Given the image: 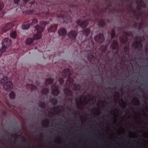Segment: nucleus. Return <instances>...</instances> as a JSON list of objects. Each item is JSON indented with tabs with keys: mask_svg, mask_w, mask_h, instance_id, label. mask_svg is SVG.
<instances>
[{
	"mask_svg": "<svg viewBox=\"0 0 148 148\" xmlns=\"http://www.w3.org/2000/svg\"><path fill=\"white\" fill-rule=\"evenodd\" d=\"M42 125L44 127H47L48 126L47 124H45L43 123V122H42Z\"/></svg>",
	"mask_w": 148,
	"mask_h": 148,
	"instance_id": "4c0bfd02",
	"label": "nucleus"
},
{
	"mask_svg": "<svg viewBox=\"0 0 148 148\" xmlns=\"http://www.w3.org/2000/svg\"><path fill=\"white\" fill-rule=\"evenodd\" d=\"M38 105L40 107L43 109L45 108L46 106L45 103L44 102L42 101H40Z\"/></svg>",
	"mask_w": 148,
	"mask_h": 148,
	"instance_id": "393cba45",
	"label": "nucleus"
},
{
	"mask_svg": "<svg viewBox=\"0 0 148 148\" xmlns=\"http://www.w3.org/2000/svg\"><path fill=\"white\" fill-rule=\"evenodd\" d=\"M14 25V23L13 22L5 23L2 26V32L4 33L6 32L11 29Z\"/></svg>",
	"mask_w": 148,
	"mask_h": 148,
	"instance_id": "0eeeda50",
	"label": "nucleus"
},
{
	"mask_svg": "<svg viewBox=\"0 0 148 148\" xmlns=\"http://www.w3.org/2000/svg\"><path fill=\"white\" fill-rule=\"evenodd\" d=\"M44 121L46 123H49V119H45Z\"/></svg>",
	"mask_w": 148,
	"mask_h": 148,
	"instance_id": "f704fd0d",
	"label": "nucleus"
},
{
	"mask_svg": "<svg viewBox=\"0 0 148 148\" xmlns=\"http://www.w3.org/2000/svg\"><path fill=\"white\" fill-rule=\"evenodd\" d=\"M4 6L3 3L0 1V10L2 9Z\"/></svg>",
	"mask_w": 148,
	"mask_h": 148,
	"instance_id": "473e14b6",
	"label": "nucleus"
},
{
	"mask_svg": "<svg viewBox=\"0 0 148 148\" xmlns=\"http://www.w3.org/2000/svg\"><path fill=\"white\" fill-rule=\"evenodd\" d=\"M139 3L143 8H146V4L142 0H140Z\"/></svg>",
	"mask_w": 148,
	"mask_h": 148,
	"instance_id": "bb28decb",
	"label": "nucleus"
},
{
	"mask_svg": "<svg viewBox=\"0 0 148 148\" xmlns=\"http://www.w3.org/2000/svg\"><path fill=\"white\" fill-rule=\"evenodd\" d=\"M76 103H77V107H78V100H77V99H76Z\"/></svg>",
	"mask_w": 148,
	"mask_h": 148,
	"instance_id": "a19ab883",
	"label": "nucleus"
},
{
	"mask_svg": "<svg viewBox=\"0 0 148 148\" xmlns=\"http://www.w3.org/2000/svg\"><path fill=\"white\" fill-rule=\"evenodd\" d=\"M138 38H139V39H140V37H139Z\"/></svg>",
	"mask_w": 148,
	"mask_h": 148,
	"instance_id": "6e6d98bb",
	"label": "nucleus"
},
{
	"mask_svg": "<svg viewBox=\"0 0 148 148\" xmlns=\"http://www.w3.org/2000/svg\"><path fill=\"white\" fill-rule=\"evenodd\" d=\"M59 35L61 36H65L67 34V31L65 28H61L58 31Z\"/></svg>",
	"mask_w": 148,
	"mask_h": 148,
	"instance_id": "dca6fc26",
	"label": "nucleus"
},
{
	"mask_svg": "<svg viewBox=\"0 0 148 148\" xmlns=\"http://www.w3.org/2000/svg\"><path fill=\"white\" fill-rule=\"evenodd\" d=\"M77 35V32L74 30H72L69 32L68 34L69 38L71 40H75Z\"/></svg>",
	"mask_w": 148,
	"mask_h": 148,
	"instance_id": "4468645a",
	"label": "nucleus"
},
{
	"mask_svg": "<svg viewBox=\"0 0 148 148\" xmlns=\"http://www.w3.org/2000/svg\"><path fill=\"white\" fill-rule=\"evenodd\" d=\"M116 33L114 28L112 29L111 31V39H112L115 37Z\"/></svg>",
	"mask_w": 148,
	"mask_h": 148,
	"instance_id": "a878e982",
	"label": "nucleus"
},
{
	"mask_svg": "<svg viewBox=\"0 0 148 148\" xmlns=\"http://www.w3.org/2000/svg\"><path fill=\"white\" fill-rule=\"evenodd\" d=\"M105 56H106V58H105L104 59V61H103V62H104L105 61H106V57L107 56V54L106 53L105 54Z\"/></svg>",
	"mask_w": 148,
	"mask_h": 148,
	"instance_id": "37998d69",
	"label": "nucleus"
},
{
	"mask_svg": "<svg viewBox=\"0 0 148 148\" xmlns=\"http://www.w3.org/2000/svg\"><path fill=\"white\" fill-rule=\"evenodd\" d=\"M129 51V48L126 46H125L123 48V49H121V54L122 52L124 54V55H126L127 53Z\"/></svg>",
	"mask_w": 148,
	"mask_h": 148,
	"instance_id": "412c9836",
	"label": "nucleus"
},
{
	"mask_svg": "<svg viewBox=\"0 0 148 148\" xmlns=\"http://www.w3.org/2000/svg\"><path fill=\"white\" fill-rule=\"evenodd\" d=\"M129 0H127V1H128Z\"/></svg>",
	"mask_w": 148,
	"mask_h": 148,
	"instance_id": "052dcab7",
	"label": "nucleus"
},
{
	"mask_svg": "<svg viewBox=\"0 0 148 148\" xmlns=\"http://www.w3.org/2000/svg\"><path fill=\"white\" fill-rule=\"evenodd\" d=\"M30 22H24L22 25V28L23 29H27L29 27Z\"/></svg>",
	"mask_w": 148,
	"mask_h": 148,
	"instance_id": "a211bd4d",
	"label": "nucleus"
},
{
	"mask_svg": "<svg viewBox=\"0 0 148 148\" xmlns=\"http://www.w3.org/2000/svg\"><path fill=\"white\" fill-rule=\"evenodd\" d=\"M59 81L61 85H62L64 82V80L61 77H60L59 79Z\"/></svg>",
	"mask_w": 148,
	"mask_h": 148,
	"instance_id": "2f4dec72",
	"label": "nucleus"
},
{
	"mask_svg": "<svg viewBox=\"0 0 148 148\" xmlns=\"http://www.w3.org/2000/svg\"><path fill=\"white\" fill-rule=\"evenodd\" d=\"M138 39V38H136V39Z\"/></svg>",
	"mask_w": 148,
	"mask_h": 148,
	"instance_id": "bf43d9fd",
	"label": "nucleus"
},
{
	"mask_svg": "<svg viewBox=\"0 0 148 148\" xmlns=\"http://www.w3.org/2000/svg\"><path fill=\"white\" fill-rule=\"evenodd\" d=\"M90 32V30L89 28L84 29L83 30V33L86 36H87Z\"/></svg>",
	"mask_w": 148,
	"mask_h": 148,
	"instance_id": "aec40b11",
	"label": "nucleus"
},
{
	"mask_svg": "<svg viewBox=\"0 0 148 148\" xmlns=\"http://www.w3.org/2000/svg\"><path fill=\"white\" fill-rule=\"evenodd\" d=\"M9 96L10 99H14L15 97V94L14 92H12L9 94Z\"/></svg>",
	"mask_w": 148,
	"mask_h": 148,
	"instance_id": "cd10ccee",
	"label": "nucleus"
},
{
	"mask_svg": "<svg viewBox=\"0 0 148 148\" xmlns=\"http://www.w3.org/2000/svg\"><path fill=\"white\" fill-rule=\"evenodd\" d=\"M57 109V108L55 107H54L53 108V109L54 110L55 109Z\"/></svg>",
	"mask_w": 148,
	"mask_h": 148,
	"instance_id": "8fccbe9b",
	"label": "nucleus"
},
{
	"mask_svg": "<svg viewBox=\"0 0 148 148\" xmlns=\"http://www.w3.org/2000/svg\"><path fill=\"white\" fill-rule=\"evenodd\" d=\"M58 26L57 24H54L53 25H51L48 29V32H54L56 30Z\"/></svg>",
	"mask_w": 148,
	"mask_h": 148,
	"instance_id": "f3484780",
	"label": "nucleus"
},
{
	"mask_svg": "<svg viewBox=\"0 0 148 148\" xmlns=\"http://www.w3.org/2000/svg\"><path fill=\"white\" fill-rule=\"evenodd\" d=\"M145 51L147 53H148V47L146 49Z\"/></svg>",
	"mask_w": 148,
	"mask_h": 148,
	"instance_id": "c03bdc74",
	"label": "nucleus"
},
{
	"mask_svg": "<svg viewBox=\"0 0 148 148\" xmlns=\"http://www.w3.org/2000/svg\"><path fill=\"white\" fill-rule=\"evenodd\" d=\"M5 51H3V49L2 48H1V49H0V57L1 56L2 53H3Z\"/></svg>",
	"mask_w": 148,
	"mask_h": 148,
	"instance_id": "e433bc0d",
	"label": "nucleus"
},
{
	"mask_svg": "<svg viewBox=\"0 0 148 148\" xmlns=\"http://www.w3.org/2000/svg\"><path fill=\"white\" fill-rule=\"evenodd\" d=\"M49 92V89L47 88H42L41 90V92L44 95L47 94Z\"/></svg>",
	"mask_w": 148,
	"mask_h": 148,
	"instance_id": "4be33fe9",
	"label": "nucleus"
},
{
	"mask_svg": "<svg viewBox=\"0 0 148 148\" xmlns=\"http://www.w3.org/2000/svg\"><path fill=\"white\" fill-rule=\"evenodd\" d=\"M94 39L96 42L100 44L103 42L105 38L103 33H99L95 36Z\"/></svg>",
	"mask_w": 148,
	"mask_h": 148,
	"instance_id": "1a4fd4ad",
	"label": "nucleus"
},
{
	"mask_svg": "<svg viewBox=\"0 0 148 148\" xmlns=\"http://www.w3.org/2000/svg\"><path fill=\"white\" fill-rule=\"evenodd\" d=\"M12 45V41L10 39L8 38H5L2 42V47L3 51H5L6 48Z\"/></svg>",
	"mask_w": 148,
	"mask_h": 148,
	"instance_id": "423d86ee",
	"label": "nucleus"
},
{
	"mask_svg": "<svg viewBox=\"0 0 148 148\" xmlns=\"http://www.w3.org/2000/svg\"><path fill=\"white\" fill-rule=\"evenodd\" d=\"M54 79L53 78H49L46 79L45 84L46 86L51 84L53 82Z\"/></svg>",
	"mask_w": 148,
	"mask_h": 148,
	"instance_id": "6ab92c4d",
	"label": "nucleus"
},
{
	"mask_svg": "<svg viewBox=\"0 0 148 148\" xmlns=\"http://www.w3.org/2000/svg\"><path fill=\"white\" fill-rule=\"evenodd\" d=\"M10 71H6L4 68L0 69V84H3V88L7 91H11L13 87L12 82L8 80L7 75Z\"/></svg>",
	"mask_w": 148,
	"mask_h": 148,
	"instance_id": "20e7f679",
	"label": "nucleus"
},
{
	"mask_svg": "<svg viewBox=\"0 0 148 148\" xmlns=\"http://www.w3.org/2000/svg\"><path fill=\"white\" fill-rule=\"evenodd\" d=\"M21 132V131L19 130V132Z\"/></svg>",
	"mask_w": 148,
	"mask_h": 148,
	"instance_id": "4d7b16f0",
	"label": "nucleus"
},
{
	"mask_svg": "<svg viewBox=\"0 0 148 148\" xmlns=\"http://www.w3.org/2000/svg\"><path fill=\"white\" fill-rule=\"evenodd\" d=\"M109 42H108L107 44L104 46H101L99 51H97L96 48L95 47L91 38L82 42L80 47L82 49H84L88 61L90 63L96 64V62H100V58L103 56V54L106 53L107 46Z\"/></svg>",
	"mask_w": 148,
	"mask_h": 148,
	"instance_id": "f257e3e1",
	"label": "nucleus"
},
{
	"mask_svg": "<svg viewBox=\"0 0 148 148\" xmlns=\"http://www.w3.org/2000/svg\"><path fill=\"white\" fill-rule=\"evenodd\" d=\"M67 10H68L69 11V12H71V11L70 9L69 8L68 9H67Z\"/></svg>",
	"mask_w": 148,
	"mask_h": 148,
	"instance_id": "49530a36",
	"label": "nucleus"
},
{
	"mask_svg": "<svg viewBox=\"0 0 148 148\" xmlns=\"http://www.w3.org/2000/svg\"><path fill=\"white\" fill-rule=\"evenodd\" d=\"M35 86L34 85L32 84H27L26 86V87L28 88L29 87L31 90H32L34 89V87Z\"/></svg>",
	"mask_w": 148,
	"mask_h": 148,
	"instance_id": "c85d7f7f",
	"label": "nucleus"
},
{
	"mask_svg": "<svg viewBox=\"0 0 148 148\" xmlns=\"http://www.w3.org/2000/svg\"><path fill=\"white\" fill-rule=\"evenodd\" d=\"M134 16H135V13H136V12H134Z\"/></svg>",
	"mask_w": 148,
	"mask_h": 148,
	"instance_id": "603ef678",
	"label": "nucleus"
},
{
	"mask_svg": "<svg viewBox=\"0 0 148 148\" xmlns=\"http://www.w3.org/2000/svg\"><path fill=\"white\" fill-rule=\"evenodd\" d=\"M21 0H14V2L15 4H18Z\"/></svg>",
	"mask_w": 148,
	"mask_h": 148,
	"instance_id": "72a5a7b5",
	"label": "nucleus"
},
{
	"mask_svg": "<svg viewBox=\"0 0 148 148\" xmlns=\"http://www.w3.org/2000/svg\"><path fill=\"white\" fill-rule=\"evenodd\" d=\"M46 24V23L41 26L37 25L35 26V29L37 30V33L34 35L33 38H28L26 39V44L27 45H31L33 44L34 40L40 38L42 36V33L44 30V27L45 26Z\"/></svg>",
	"mask_w": 148,
	"mask_h": 148,
	"instance_id": "39448f33",
	"label": "nucleus"
},
{
	"mask_svg": "<svg viewBox=\"0 0 148 148\" xmlns=\"http://www.w3.org/2000/svg\"><path fill=\"white\" fill-rule=\"evenodd\" d=\"M3 114L4 115H5V114H6V112H5V111H3Z\"/></svg>",
	"mask_w": 148,
	"mask_h": 148,
	"instance_id": "a18cd8bd",
	"label": "nucleus"
},
{
	"mask_svg": "<svg viewBox=\"0 0 148 148\" xmlns=\"http://www.w3.org/2000/svg\"><path fill=\"white\" fill-rule=\"evenodd\" d=\"M123 34L125 36L122 35L119 38V40L121 43L125 44L128 41V39L127 36H130L131 33H128L127 32H124Z\"/></svg>",
	"mask_w": 148,
	"mask_h": 148,
	"instance_id": "9d476101",
	"label": "nucleus"
},
{
	"mask_svg": "<svg viewBox=\"0 0 148 148\" xmlns=\"http://www.w3.org/2000/svg\"><path fill=\"white\" fill-rule=\"evenodd\" d=\"M50 101L54 105H56L58 103V101L57 99L56 98L54 97L51 98Z\"/></svg>",
	"mask_w": 148,
	"mask_h": 148,
	"instance_id": "5701e85b",
	"label": "nucleus"
},
{
	"mask_svg": "<svg viewBox=\"0 0 148 148\" xmlns=\"http://www.w3.org/2000/svg\"><path fill=\"white\" fill-rule=\"evenodd\" d=\"M132 46L136 51H139L143 48V45L140 41L136 40L133 42L132 45Z\"/></svg>",
	"mask_w": 148,
	"mask_h": 148,
	"instance_id": "6e6552de",
	"label": "nucleus"
},
{
	"mask_svg": "<svg viewBox=\"0 0 148 148\" xmlns=\"http://www.w3.org/2000/svg\"><path fill=\"white\" fill-rule=\"evenodd\" d=\"M22 138L23 139V142H26L27 141L25 138L24 136H22Z\"/></svg>",
	"mask_w": 148,
	"mask_h": 148,
	"instance_id": "c9c22d12",
	"label": "nucleus"
},
{
	"mask_svg": "<svg viewBox=\"0 0 148 148\" xmlns=\"http://www.w3.org/2000/svg\"><path fill=\"white\" fill-rule=\"evenodd\" d=\"M67 100L68 101H72V99L71 98H69L68 99H67Z\"/></svg>",
	"mask_w": 148,
	"mask_h": 148,
	"instance_id": "ea45409f",
	"label": "nucleus"
},
{
	"mask_svg": "<svg viewBox=\"0 0 148 148\" xmlns=\"http://www.w3.org/2000/svg\"><path fill=\"white\" fill-rule=\"evenodd\" d=\"M141 14V13H139V14H137L136 15V16L138 17H139L140 16V15Z\"/></svg>",
	"mask_w": 148,
	"mask_h": 148,
	"instance_id": "79ce46f5",
	"label": "nucleus"
},
{
	"mask_svg": "<svg viewBox=\"0 0 148 148\" xmlns=\"http://www.w3.org/2000/svg\"><path fill=\"white\" fill-rule=\"evenodd\" d=\"M136 3L137 4L138 3V1H136Z\"/></svg>",
	"mask_w": 148,
	"mask_h": 148,
	"instance_id": "3c124183",
	"label": "nucleus"
},
{
	"mask_svg": "<svg viewBox=\"0 0 148 148\" xmlns=\"http://www.w3.org/2000/svg\"><path fill=\"white\" fill-rule=\"evenodd\" d=\"M126 104L125 103V106H123V109H125V107H126Z\"/></svg>",
	"mask_w": 148,
	"mask_h": 148,
	"instance_id": "de8ad7c7",
	"label": "nucleus"
},
{
	"mask_svg": "<svg viewBox=\"0 0 148 148\" xmlns=\"http://www.w3.org/2000/svg\"><path fill=\"white\" fill-rule=\"evenodd\" d=\"M37 22V20L36 18H34L30 23V25H33Z\"/></svg>",
	"mask_w": 148,
	"mask_h": 148,
	"instance_id": "c756f323",
	"label": "nucleus"
},
{
	"mask_svg": "<svg viewBox=\"0 0 148 148\" xmlns=\"http://www.w3.org/2000/svg\"><path fill=\"white\" fill-rule=\"evenodd\" d=\"M90 21H92V20L90 19H88L82 22L80 20H78L77 21V23L82 28H84L87 27Z\"/></svg>",
	"mask_w": 148,
	"mask_h": 148,
	"instance_id": "9b49d317",
	"label": "nucleus"
},
{
	"mask_svg": "<svg viewBox=\"0 0 148 148\" xmlns=\"http://www.w3.org/2000/svg\"><path fill=\"white\" fill-rule=\"evenodd\" d=\"M95 20L97 21V25L99 27L103 28L105 27L106 23L103 18H101L99 19L95 18Z\"/></svg>",
	"mask_w": 148,
	"mask_h": 148,
	"instance_id": "2eb2a0df",
	"label": "nucleus"
},
{
	"mask_svg": "<svg viewBox=\"0 0 148 148\" xmlns=\"http://www.w3.org/2000/svg\"><path fill=\"white\" fill-rule=\"evenodd\" d=\"M17 34L15 31H12L10 33V36L12 38H15Z\"/></svg>",
	"mask_w": 148,
	"mask_h": 148,
	"instance_id": "b1692460",
	"label": "nucleus"
},
{
	"mask_svg": "<svg viewBox=\"0 0 148 148\" xmlns=\"http://www.w3.org/2000/svg\"><path fill=\"white\" fill-rule=\"evenodd\" d=\"M25 3L22 5L20 8L23 10V13L28 14L36 15L40 19H45L47 16L48 15L51 10V4L49 6L41 5L40 9L36 7V8L34 6L37 4L34 1V0H23Z\"/></svg>",
	"mask_w": 148,
	"mask_h": 148,
	"instance_id": "f03ea898",
	"label": "nucleus"
},
{
	"mask_svg": "<svg viewBox=\"0 0 148 148\" xmlns=\"http://www.w3.org/2000/svg\"><path fill=\"white\" fill-rule=\"evenodd\" d=\"M137 9L138 10H141V8H137Z\"/></svg>",
	"mask_w": 148,
	"mask_h": 148,
	"instance_id": "09e8293b",
	"label": "nucleus"
},
{
	"mask_svg": "<svg viewBox=\"0 0 148 148\" xmlns=\"http://www.w3.org/2000/svg\"><path fill=\"white\" fill-rule=\"evenodd\" d=\"M51 87L52 94L55 96H57L60 93L58 86L55 84H54L51 86Z\"/></svg>",
	"mask_w": 148,
	"mask_h": 148,
	"instance_id": "f8f14e48",
	"label": "nucleus"
},
{
	"mask_svg": "<svg viewBox=\"0 0 148 148\" xmlns=\"http://www.w3.org/2000/svg\"><path fill=\"white\" fill-rule=\"evenodd\" d=\"M95 109H97V108H95Z\"/></svg>",
	"mask_w": 148,
	"mask_h": 148,
	"instance_id": "13d9d810",
	"label": "nucleus"
},
{
	"mask_svg": "<svg viewBox=\"0 0 148 148\" xmlns=\"http://www.w3.org/2000/svg\"><path fill=\"white\" fill-rule=\"evenodd\" d=\"M138 103L139 104H140V102H139V101H138Z\"/></svg>",
	"mask_w": 148,
	"mask_h": 148,
	"instance_id": "5fc2aeb1",
	"label": "nucleus"
},
{
	"mask_svg": "<svg viewBox=\"0 0 148 148\" xmlns=\"http://www.w3.org/2000/svg\"><path fill=\"white\" fill-rule=\"evenodd\" d=\"M118 47L119 44L118 41L116 40H113L110 46V48L112 50H117V51L115 53L114 55L117 54V52L118 50Z\"/></svg>",
	"mask_w": 148,
	"mask_h": 148,
	"instance_id": "ddd939ff",
	"label": "nucleus"
},
{
	"mask_svg": "<svg viewBox=\"0 0 148 148\" xmlns=\"http://www.w3.org/2000/svg\"><path fill=\"white\" fill-rule=\"evenodd\" d=\"M14 136H15L16 137H17L18 136V135H17L16 134H12L11 135V136L12 137H14Z\"/></svg>",
	"mask_w": 148,
	"mask_h": 148,
	"instance_id": "58836bf2",
	"label": "nucleus"
},
{
	"mask_svg": "<svg viewBox=\"0 0 148 148\" xmlns=\"http://www.w3.org/2000/svg\"><path fill=\"white\" fill-rule=\"evenodd\" d=\"M95 21H93V22L94 23H95Z\"/></svg>",
	"mask_w": 148,
	"mask_h": 148,
	"instance_id": "864d4df0",
	"label": "nucleus"
},
{
	"mask_svg": "<svg viewBox=\"0 0 148 148\" xmlns=\"http://www.w3.org/2000/svg\"><path fill=\"white\" fill-rule=\"evenodd\" d=\"M62 74L63 78H67L65 86V88L64 90V93L67 96L72 97L73 96L72 90L71 89V88H72L73 86L75 91L80 90L81 86L79 84H73V79L70 77L71 74L69 69H66L64 70Z\"/></svg>",
	"mask_w": 148,
	"mask_h": 148,
	"instance_id": "7ed1b4c3",
	"label": "nucleus"
},
{
	"mask_svg": "<svg viewBox=\"0 0 148 148\" xmlns=\"http://www.w3.org/2000/svg\"><path fill=\"white\" fill-rule=\"evenodd\" d=\"M3 101L5 102L9 106H10V104L9 101L8 100V99L7 98H6V97H5V98L3 100Z\"/></svg>",
	"mask_w": 148,
	"mask_h": 148,
	"instance_id": "7c9ffc66",
	"label": "nucleus"
}]
</instances>
